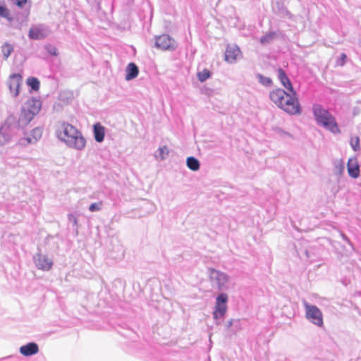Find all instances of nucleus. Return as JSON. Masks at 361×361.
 Returning a JSON list of instances; mask_svg holds the SVG:
<instances>
[{
  "label": "nucleus",
  "instance_id": "nucleus-21",
  "mask_svg": "<svg viewBox=\"0 0 361 361\" xmlns=\"http://www.w3.org/2000/svg\"><path fill=\"white\" fill-rule=\"evenodd\" d=\"M126 80L129 81L135 79L139 73V68L135 63H130L126 67Z\"/></svg>",
  "mask_w": 361,
  "mask_h": 361
},
{
  "label": "nucleus",
  "instance_id": "nucleus-2",
  "mask_svg": "<svg viewBox=\"0 0 361 361\" xmlns=\"http://www.w3.org/2000/svg\"><path fill=\"white\" fill-rule=\"evenodd\" d=\"M312 113L317 123L333 134L341 133L335 117L321 104H316L312 106Z\"/></svg>",
  "mask_w": 361,
  "mask_h": 361
},
{
  "label": "nucleus",
  "instance_id": "nucleus-42",
  "mask_svg": "<svg viewBox=\"0 0 361 361\" xmlns=\"http://www.w3.org/2000/svg\"><path fill=\"white\" fill-rule=\"evenodd\" d=\"M29 13H30V11H29V10L25 11L24 12L25 18H27V16H29Z\"/></svg>",
  "mask_w": 361,
  "mask_h": 361
},
{
  "label": "nucleus",
  "instance_id": "nucleus-14",
  "mask_svg": "<svg viewBox=\"0 0 361 361\" xmlns=\"http://www.w3.org/2000/svg\"><path fill=\"white\" fill-rule=\"evenodd\" d=\"M277 72L278 78L280 80L281 85L290 93L295 94V90L286 71L283 68H279Z\"/></svg>",
  "mask_w": 361,
  "mask_h": 361
},
{
  "label": "nucleus",
  "instance_id": "nucleus-31",
  "mask_svg": "<svg viewBox=\"0 0 361 361\" xmlns=\"http://www.w3.org/2000/svg\"><path fill=\"white\" fill-rule=\"evenodd\" d=\"M68 220L69 223L72 224L73 230L75 232V233L77 235L78 233L77 217L73 214H68Z\"/></svg>",
  "mask_w": 361,
  "mask_h": 361
},
{
  "label": "nucleus",
  "instance_id": "nucleus-6",
  "mask_svg": "<svg viewBox=\"0 0 361 361\" xmlns=\"http://www.w3.org/2000/svg\"><path fill=\"white\" fill-rule=\"evenodd\" d=\"M228 295L224 293L219 294L216 298V304L213 312L214 319H223L227 310Z\"/></svg>",
  "mask_w": 361,
  "mask_h": 361
},
{
  "label": "nucleus",
  "instance_id": "nucleus-3",
  "mask_svg": "<svg viewBox=\"0 0 361 361\" xmlns=\"http://www.w3.org/2000/svg\"><path fill=\"white\" fill-rule=\"evenodd\" d=\"M280 109L289 115H300L302 109L297 97V92L293 94L289 92Z\"/></svg>",
  "mask_w": 361,
  "mask_h": 361
},
{
  "label": "nucleus",
  "instance_id": "nucleus-8",
  "mask_svg": "<svg viewBox=\"0 0 361 361\" xmlns=\"http://www.w3.org/2000/svg\"><path fill=\"white\" fill-rule=\"evenodd\" d=\"M51 32V30L46 24H37L32 25L28 32V37L32 40H41L47 37Z\"/></svg>",
  "mask_w": 361,
  "mask_h": 361
},
{
  "label": "nucleus",
  "instance_id": "nucleus-18",
  "mask_svg": "<svg viewBox=\"0 0 361 361\" xmlns=\"http://www.w3.org/2000/svg\"><path fill=\"white\" fill-rule=\"evenodd\" d=\"M33 118L34 116L29 111H25V107H23L18 118H16V123L20 129H23Z\"/></svg>",
  "mask_w": 361,
  "mask_h": 361
},
{
  "label": "nucleus",
  "instance_id": "nucleus-15",
  "mask_svg": "<svg viewBox=\"0 0 361 361\" xmlns=\"http://www.w3.org/2000/svg\"><path fill=\"white\" fill-rule=\"evenodd\" d=\"M240 54V50L238 46L228 44L225 51V60L230 63H235Z\"/></svg>",
  "mask_w": 361,
  "mask_h": 361
},
{
  "label": "nucleus",
  "instance_id": "nucleus-27",
  "mask_svg": "<svg viewBox=\"0 0 361 361\" xmlns=\"http://www.w3.org/2000/svg\"><path fill=\"white\" fill-rule=\"evenodd\" d=\"M256 78L264 87H271L273 84L272 80L270 78L266 77L261 73L256 74Z\"/></svg>",
  "mask_w": 361,
  "mask_h": 361
},
{
  "label": "nucleus",
  "instance_id": "nucleus-37",
  "mask_svg": "<svg viewBox=\"0 0 361 361\" xmlns=\"http://www.w3.org/2000/svg\"><path fill=\"white\" fill-rule=\"evenodd\" d=\"M45 49L47 51V53L51 56L58 55V49L54 45L48 44L45 47Z\"/></svg>",
  "mask_w": 361,
  "mask_h": 361
},
{
  "label": "nucleus",
  "instance_id": "nucleus-10",
  "mask_svg": "<svg viewBox=\"0 0 361 361\" xmlns=\"http://www.w3.org/2000/svg\"><path fill=\"white\" fill-rule=\"evenodd\" d=\"M272 11L274 14L283 18L291 19L293 15L287 9L283 0H276L272 4Z\"/></svg>",
  "mask_w": 361,
  "mask_h": 361
},
{
  "label": "nucleus",
  "instance_id": "nucleus-5",
  "mask_svg": "<svg viewBox=\"0 0 361 361\" xmlns=\"http://www.w3.org/2000/svg\"><path fill=\"white\" fill-rule=\"evenodd\" d=\"M207 273L210 281L216 285L219 290H224L228 288L227 284L230 277L227 274L214 268H208Z\"/></svg>",
  "mask_w": 361,
  "mask_h": 361
},
{
  "label": "nucleus",
  "instance_id": "nucleus-35",
  "mask_svg": "<svg viewBox=\"0 0 361 361\" xmlns=\"http://www.w3.org/2000/svg\"><path fill=\"white\" fill-rule=\"evenodd\" d=\"M35 142L32 137H22L19 140V145L23 146H27Z\"/></svg>",
  "mask_w": 361,
  "mask_h": 361
},
{
  "label": "nucleus",
  "instance_id": "nucleus-11",
  "mask_svg": "<svg viewBox=\"0 0 361 361\" xmlns=\"http://www.w3.org/2000/svg\"><path fill=\"white\" fill-rule=\"evenodd\" d=\"M287 94H288V93L283 89L276 88L269 92V99L280 109L281 106H283Z\"/></svg>",
  "mask_w": 361,
  "mask_h": 361
},
{
  "label": "nucleus",
  "instance_id": "nucleus-9",
  "mask_svg": "<svg viewBox=\"0 0 361 361\" xmlns=\"http://www.w3.org/2000/svg\"><path fill=\"white\" fill-rule=\"evenodd\" d=\"M34 262L38 269L49 271L53 266V261L47 255L37 253L34 256Z\"/></svg>",
  "mask_w": 361,
  "mask_h": 361
},
{
  "label": "nucleus",
  "instance_id": "nucleus-36",
  "mask_svg": "<svg viewBox=\"0 0 361 361\" xmlns=\"http://www.w3.org/2000/svg\"><path fill=\"white\" fill-rule=\"evenodd\" d=\"M102 202H94L89 206V210L92 212H99L102 209Z\"/></svg>",
  "mask_w": 361,
  "mask_h": 361
},
{
  "label": "nucleus",
  "instance_id": "nucleus-33",
  "mask_svg": "<svg viewBox=\"0 0 361 361\" xmlns=\"http://www.w3.org/2000/svg\"><path fill=\"white\" fill-rule=\"evenodd\" d=\"M159 153V155L156 154L155 157L158 159L159 158L160 160H164L165 159L164 154H168L169 151L166 146L160 147L157 152Z\"/></svg>",
  "mask_w": 361,
  "mask_h": 361
},
{
  "label": "nucleus",
  "instance_id": "nucleus-39",
  "mask_svg": "<svg viewBox=\"0 0 361 361\" xmlns=\"http://www.w3.org/2000/svg\"><path fill=\"white\" fill-rule=\"evenodd\" d=\"M11 1L19 8H23L24 5H25L27 3V0H11Z\"/></svg>",
  "mask_w": 361,
  "mask_h": 361
},
{
  "label": "nucleus",
  "instance_id": "nucleus-7",
  "mask_svg": "<svg viewBox=\"0 0 361 361\" xmlns=\"http://www.w3.org/2000/svg\"><path fill=\"white\" fill-rule=\"evenodd\" d=\"M154 47L161 50L172 51L177 48L178 44L169 35L164 34L155 37Z\"/></svg>",
  "mask_w": 361,
  "mask_h": 361
},
{
  "label": "nucleus",
  "instance_id": "nucleus-13",
  "mask_svg": "<svg viewBox=\"0 0 361 361\" xmlns=\"http://www.w3.org/2000/svg\"><path fill=\"white\" fill-rule=\"evenodd\" d=\"M18 124L16 123V117L11 115L7 117L3 127H6L7 132L11 135L12 137L17 135L20 130H21Z\"/></svg>",
  "mask_w": 361,
  "mask_h": 361
},
{
  "label": "nucleus",
  "instance_id": "nucleus-28",
  "mask_svg": "<svg viewBox=\"0 0 361 361\" xmlns=\"http://www.w3.org/2000/svg\"><path fill=\"white\" fill-rule=\"evenodd\" d=\"M13 45H11V44H9L8 42H5L1 46V52L3 54L4 59H7L9 57V56L11 55V54L13 52Z\"/></svg>",
  "mask_w": 361,
  "mask_h": 361
},
{
  "label": "nucleus",
  "instance_id": "nucleus-38",
  "mask_svg": "<svg viewBox=\"0 0 361 361\" xmlns=\"http://www.w3.org/2000/svg\"><path fill=\"white\" fill-rule=\"evenodd\" d=\"M275 133L279 135V136L283 137L285 136L291 137V134L285 131L281 128H275Z\"/></svg>",
  "mask_w": 361,
  "mask_h": 361
},
{
  "label": "nucleus",
  "instance_id": "nucleus-34",
  "mask_svg": "<svg viewBox=\"0 0 361 361\" xmlns=\"http://www.w3.org/2000/svg\"><path fill=\"white\" fill-rule=\"evenodd\" d=\"M42 130L39 128H34L31 132V135L33 137L35 142H37L42 137Z\"/></svg>",
  "mask_w": 361,
  "mask_h": 361
},
{
  "label": "nucleus",
  "instance_id": "nucleus-1",
  "mask_svg": "<svg viewBox=\"0 0 361 361\" xmlns=\"http://www.w3.org/2000/svg\"><path fill=\"white\" fill-rule=\"evenodd\" d=\"M58 138L69 147L82 150L86 145V140L82 133L73 125L62 121L56 130Z\"/></svg>",
  "mask_w": 361,
  "mask_h": 361
},
{
  "label": "nucleus",
  "instance_id": "nucleus-32",
  "mask_svg": "<svg viewBox=\"0 0 361 361\" xmlns=\"http://www.w3.org/2000/svg\"><path fill=\"white\" fill-rule=\"evenodd\" d=\"M350 145L355 152L359 151L360 149L359 137H352L350 140Z\"/></svg>",
  "mask_w": 361,
  "mask_h": 361
},
{
  "label": "nucleus",
  "instance_id": "nucleus-26",
  "mask_svg": "<svg viewBox=\"0 0 361 361\" xmlns=\"http://www.w3.org/2000/svg\"><path fill=\"white\" fill-rule=\"evenodd\" d=\"M227 328H231L233 333H236L242 329L241 322L240 319H231L227 325Z\"/></svg>",
  "mask_w": 361,
  "mask_h": 361
},
{
  "label": "nucleus",
  "instance_id": "nucleus-29",
  "mask_svg": "<svg viewBox=\"0 0 361 361\" xmlns=\"http://www.w3.org/2000/svg\"><path fill=\"white\" fill-rule=\"evenodd\" d=\"M211 76H212V73L207 68L204 69L202 71H199L197 73V77L199 81H200L201 82L206 81L207 79L211 78Z\"/></svg>",
  "mask_w": 361,
  "mask_h": 361
},
{
  "label": "nucleus",
  "instance_id": "nucleus-16",
  "mask_svg": "<svg viewBox=\"0 0 361 361\" xmlns=\"http://www.w3.org/2000/svg\"><path fill=\"white\" fill-rule=\"evenodd\" d=\"M24 107L25 108V111H29L35 116L41 109L42 102L39 99L32 97L30 99L27 100Z\"/></svg>",
  "mask_w": 361,
  "mask_h": 361
},
{
  "label": "nucleus",
  "instance_id": "nucleus-20",
  "mask_svg": "<svg viewBox=\"0 0 361 361\" xmlns=\"http://www.w3.org/2000/svg\"><path fill=\"white\" fill-rule=\"evenodd\" d=\"M93 133L94 140L97 142H102L105 137V128L100 123H97L93 126Z\"/></svg>",
  "mask_w": 361,
  "mask_h": 361
},
{
  "label": "nucleus",
  "instance_id": "nucleus-24",
  "mask_svg": "<svg viewBox=\"0 0 361 361\" xmlns=\"http://www.w3.org/2000/svg\"><path fill=\"white\" fill-rule=\"evenodd\" d=\"M277 36V32L270 31L266 35L262 36L259 39V42L262 44H268L271 43Z\"/></svg>",
  "mask_w": 361,
  "mask_h": 361
},
{
  "label": "nucleus",
  "instance_id": "nucleus-22",
  "mask_svg": "<svg viewBox=\"0 0 361 361\" xmlns=\"http://www.w3.org/2000/svg\"><path fill=\"white\" fill-rule=\"evenodd\" d=\"M11 135L7 132L6 127L0 128V145L4 146L12 140Z\"/></svg>",
  "mask_w": 361,
  "mask_h": 361
},
{
  "label": "nucleus",
  "instance_id": "nucleus-30",
  "mask_svg": "<svg viewBox=\"0 0 361 361\" xmlns=\"http://www.w3.org/2000/svg\"><path fill=\"white\" fill-rule=\"evenodd\" d=\"M344 170H345V166L342 161L337 162V163L334 164V175L340 176L343 173Z\"/></svg>",
  "mask_w": 361,
  "mask_h": 361
},
{
  "label": "nucleus",
  "instance_id": "nucleus-19",
  "mask_svg": "<svg viewBox=\"0 0 361 361\" xmlns=\"http://www.w3.org/2000/svg\"><path fill=\"white\" fill-rule=\"evenodd\" d=\"M39 352V347L36 343L30 342L20 348V353L26 357L32 356Z\"/></svg>",
  "mask_w": 361,
  "mask_h": 361
},
{
  "label": "nucleus",
  "instance_id": "nucleus-23",
  "mask_svg": "<svg viewBox=\"0 0 361 361\" xmlns=\"http://www.w3.org/2000/svg\"><path fill=\"white\" fill-rule=\"evenodd\" d=\"M187 166L193 171H197L200 169V161L195 157H189L186 159Z\"/></svg>",
  "mask_w": 361,
  "mask_h": 361
},
{
  "label": "nucleus",
  "instance_id": "nucleus-25",
  "mask_svg": "<svg viewBox=\"0 0 361 361\" xmlns=\"http://www.w3.org/2000/svg\"><path fill=\"white\" fill-rule=\"evenodd\" d=\"M26 83L31 90L37 91L40 87V82L38 78L35 77H29L27 79Z\"/></svg>",
  "mask_w": 361,
  "mask_h": 361
},
{
  "label": "nucleus",
  "instance_id": "nucleus-17",
  "mask_svg": "<svg viewBox=\"0 0 361 361\" xmlns=\"http://www.w3.org/2000/svg\"><path fill=\"white\" fill-rule=\"evenodd\" d=\"M347 169L349 176L353 178L360 176V165L357 158H350L347 163Z\"/></svg>",
  "mask_w": 361,
  "mask_h": 361
},
{
  "label": "nucleus",
  "instance_id": "nucleus-12",
  "mask_svg": "<svg viewBox=\"0 0 361 361\" xmlns=\"http://www.w3.org/2000/svg\"><path fill=\"white\" fill-rule=\"evenodd\" d=\"M22 81V76L19 73H13L10 75L8 85L10 92L16 97L19 94V87Z\"/></svg>",
  "mask_w": 361,
  "mask_h": 361
},
{
  "label": "nucleus",
  "instance_id": "nucleus-4",
  "mask_svg": "<svg viewBox=\"0 0 361 361\" xmlns=\"http://www.w3.org/2000/svg\"><path fill=\"white\" fill-rule=\"evenodd\" d=\"M306 319L313 324L321 327L324 324L323 314L314 305H310L307 301L303 302Z\"/></svg>",
  "mask_w": 361,
  "mask_h": 361
},
{
  "label": "nucleus",
  "instance_id": "nucleus-41",
  "mask_svg": "<svg viewBox=\"0 0 361 361\" xmlns=\"http://www.w3.org/2000/svg\"><path fill=\"white\" fill-rule=\"evenodd\" d=\"M341 236L342 239L343 240H345L348 244H349L350 246H353L352 242L350 241V240L348 238V237L345 234L341 233Z\"/></svg>",
  "mask_w": 361,
  "mask_h": 361
},
{
  "label": "nucleus",
  "instance_id": "nucleus-40",
  "mask_svg": "<svg viewBox=\"0 0 361 361\" xmlns=\"http://www.w3.org/2000/svg\"><path fill=\"white\" fill-rule=\"evenodd\" d=\"M346 59H347V56H346L345 54L342 53L341 54V57L338 61V63L340 64L341 66H343L345 63Z\"/></svg>",
  "mask_w": 361,
  "mask_h": 361
}]
</instances>
